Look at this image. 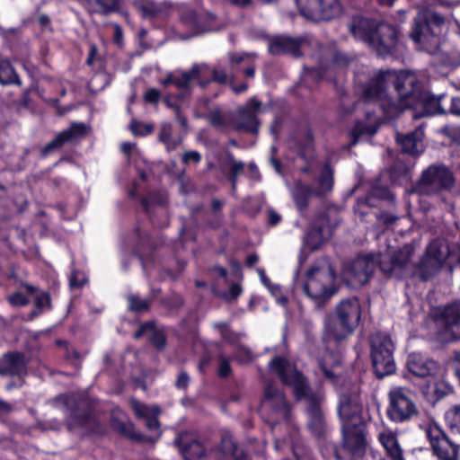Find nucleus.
Here are the masks:
<instances>
[{"mask_svg":"<svg viewBox=\"0 0 460 460\" xmlns=\"http://www.w3.org/2000/svg\"><path fill=\"white\" fill-rule=\"evenodd\" d=\"M145 100L150 103H157L160 100V92L157 89L150 88L144 95Z\"/></svg>","mask_w":460,"mask_h":460,"instance_id":"obj_58","label":"nucleus"},{"mask_svg":"<svg viewBox=\"0 0 460 460\" xmlns=\"http://www.w3.org/2000/svg\"><path fill=\"white\" fill-rule=\"evenodd\" d=\"M334 279L329 261L321 259L306 272L304 291L310 299L320 305L335 293Z\"/></svg>","mask_w":460,"mask_h":460,"instance_id":"obj_6","label":"nucleus"},{"mask_svg":"<svg viewBox=\"0 0 460 460\" xmlns=\"http://www.w3.org/2000/svg\"><path fill=\"white\" fill-rule=\"evenodd\" d=\"M378 440L392 460H404L403 451L394 431L387 429H383L378 433Z\"/></svg>","mask_w":460,"mask_h":460,"instance_id":"obj_27","label":"nucleus"},{"mask_svg":"<svg viewBox=\"0 0 460 460\" xmlns=\"http://www.w3.org/2000/svg\"><path fill=\"white\" fill-rule=\"evenodd\" d=\"M129 309L136 312H145L148 309L149 304L146 299H142L137 296H128Z\"/></svg>","mask_w":460,"mask_h":460,"instance_id":"obj_39","label":"nucleus"},{"mask_svg":"<svg viewBox=\"0 0 460 460\" xmlns=\"http://www.w3.org/2000/svg\"><path fill=\"white\" fill-rule=\"evenodd\" d=\"M443 321L445 332L450 339H460V303H453L445 307Z\"/></svg>","mask_w":460,"mask_h":460,"instance_id":"obj_25","label":"nucleus"},{"mask_svg":"<svg viewBox=\"0 0 460 460\" xmlns=\"http://www.w3.org/2000/svg\"><path fill=\"white\" fill-rule=\"evenodd\" d=\"M190 381V377L185 372H181L177 380H176V386L180 389H185L188 386Z\"/></svg>","mask_w":460,"mask_h":460,"instance_id":"obj_62","label":"nucleus"},{"mask_svg":"<svg viewBox=\"0 0 460 460\" xmlns=\"http://www.w3.org/2000/svg\"><path fill=\"white\" fill-rule=\"evenodd\" d=\"M8 301L15 306H23L29 304L30 299L21 291L15 292L8 296Z\"/></svg>","mask_w":460,"mask_h":460,"instance_id":"obj_46","label":"nucleus"},{"mask_svg":"<svg viewBox=\"0 0 460 460\" xmlns=\"http://www.w3.org/2000/svg\"><path fill=\"white\" fill-rule=\"evenodd\" d=\"M269 367L285 385L292 387L297 400L305 402L308 428L311 432L318 438L323 436L325 422L321 407L323 400L321 391H313L309 388L303 375L282 357L274 358Z\"/></svg>","mask_w":460,"mask_h":460,"instance_id":"obj_2","label":"nucleus"},{"mask_svg":"<svg viewBox=\"0 0 460 460\" xmlns=\"http://www.w3.org/2000/svg\"><path fill=\"white\" fill-rule=\"evenodd\" d=\"M448 111L453 115L460 117V97L452 98Z\"/></svg>","mask_w":460,"mask_h":460,"instance_id":"obj_63","label":"nucleus"},{"mask_svg":"<svg viewBox=\"0 0 460 460\" xmlns=\"http://www.w3.org/2000/svg\"><path fill=\"white\" fill-rule=\"evenodd\" d=\"M302 41L289 37L278 36L273 38L269 44V52L272 55H282L289 53L295 57L300 55Z\"/></svg>","mask_w":460,"mask_h":460,"instance_id":"obj_26","label":"nucleus"},{"mask_svg":"<svg viewBox=\"0 0 460 460\" xmlns=\"http://www.w3.org/2000/svg\"><path fill=\"white\" fill-rule=\"evenodd\" d=\"M150 332V334H149V340L152 341V343L156 346L158 349H162L164 348L165 346V338L164 336L163 333L159 332H155L153 330V325L151 323H145L143 324L139 330H137L135 334H134V337L135 338H139L141 337L144 333H146V332Z\"/></svg>","mask_w":460,"mask_h":460,"instance_id":"obj_33","label":"nucleus"},{"mask_svg":"<svg viewBox=\"0 0 460 460\" xmlns=\"http://www.w3.org/2000/svg\"><path fill=\"white\" fill-rule=\"evenodd\" d=\"M26 374V362L22 354L7 353L0 358V376L24 377Z\"/></svg>","mask_w":460,"mask_h":460,"instance_id":"obj_22","label":"nucleus"},{"mask_svg":"<svg viewBox=\"0 0 460 460\" xmlns=\"http://www.w3.org/2000/svg\"><path fill=\"white\" fill-rule=\"evenodd\" d=\"M449 254L448 247L439 240L432 241L420 264L414 268L413 274L422 280H429L440 271Z\"/></svg>","mask_w":460,"mask_h":460,"instance_id":"obj_8","label":"nucleus"},{"mask_svg":"<svg viewBox=\"0 0 460 460\" xmlns=\"http://www.w3.org/2000/svg\"><path fill=\"white\" fill-rule=\"evenodd\" d=\"M262 111V103L256 98H252L240 108L236 119V128L251 133H257L259 128L258 115Z\"/></svg>","mask_w":460,"mask_h":460,"instance_id":"obj_19","label":"nucleus"},{"mask_svg":"<svg viewBox=\"0 0 460 460\" xmlns=\"http://www.w3.org/2000/svg\"><path fill=\"white\" fill-rule=\"evenodd\" d=\"M361 305L355 297L341 300L335 306L333 319L325 323V335L328 339L341 341L351 335L359 324Z\"/></svg>","mask_w":460,"mask_h":460,"instance_id":"obj_5","label":"nucleus"},{"mask_svg":"<svg viewBox=\"0 0 460 460\" xmlns=\"http://www.w3.org/2000/svg\"><path fill=\"white\" fill-rule=\"evenodd\" d=\"M371 194L373 196H376V197H378L380 199H391L392 198V194L391 192L389 191V190L384 188V189H379V188H373V190H371Z\"/></svg>","mask_w":460,"mask_h":460,"instance_id":"obj_61","label":"nucleus"},{"mask_svg":"<svg viewBox=\"0 0 460 460\" xmlns=\"http://www.w3.org/2000/svg\"><path fill=\"white\" fill-rule=\"evenodd\" d=\"M325 65L321 62L318 67L313 68L309 71V75L314 79H321L324 76Z\"/></svg>","mask_w":460,"mask_h":460,"instance_id":"obj_60","label":"nucleus"},{"mask_svg":"<svg viewBox=\"0 0 460 460\" xmlns=\"http://www.w3.org/2000/svg\"><path fill=\"white\" fill-rule=\"evenodd\" d=\"M257 58L255 53H231L229 54V60L232 64L251 63Z\"/></svg>","mask_w":460,"mask_h":460,"instance_id":"obj_40","label":"nucleus"},{"mask_svg":"<svg viewBox=\"0 0 460 460\" xmlns=\"http://www.w3.org/2000/svg\"><path fill=\"white\" fill-rule=\"evenodd\" d=\"M361 403L357 391L341 393L339 397L338 413L342 426H357L364 423L361 416Z\"/></svg>","mask_w":460,"mask_h":460,"instance_id":"obj_14","label":"nucleus"},{"mask_svg":"<svg viewBox=\"0 0 460 460\" xmlns=\"http://www.w3.org/2000/svg\"><path fill=\"white\" fill-rule=\"evenodd\" d=\"M423 90L417 75L409 71H380L363 90L367 102H376L387 119L420 103Z\"/></svg>","mask_w":460,"mask_h":460,"instance_id":"obj_1","label":"nucleus"},{"mask_svg":"<svg viewBox=\"0 0 460 460\" xmlns=\"http://www.w3.org/2000/svg\"><path fill=\"white\" fill-rule=\"evenodd\" d=\"M130 129L134 135H145L153 131V126L143 125L137 121H132Z\"/></svg>","mask_w":460,"mask_h":460,"instance_id":"obj_49","label":"nucleus"},{"mask_svg":"<svg viewBox=\"0 0 460 460\" xmlns=\"http://www.w3.org/2000/svg\"><path fill=\"white\" fill-rule=\"evenodd\" d=\"M172 134V126L170 124H164L159 135V139L166 146L170 147V138Z\"/></svg>","mask_w":460,"mask_h":460,"instance_id":"obj_55","label":"nucleus"},{"mask_svg":"<svg viewBox=\"0 0 460 460\" xmlns=\"http://www.w3.org/2000/svg\"><path fill=\"white\" fill-rule=\"evenodd\" d=\"M221 451L224 457L223 460H248L247 456L230 435L223 438Z\"/></svg>","mask_w":460,"mask_h":460,"instance_id":"obj_31","label":"nucleus"},{"mask_svg":"<svg viewBox=\"0 0 460 460\" xmlns=\"http://www.w3.org/2000/svg\"><path fill=\"white\" fill-rule=\"evenodd\" d=\"M454 184L452 172L444 165H430L422 172L417 190L425 195L438 194Z\"/></svg>","mask_w":460,"mask_h":460,"instance_id":"obj_10","label":"nucleus"},{"mask_svg":"<svg viewBox=\"0 0 460 460\" xmlns=\"http://www.w3.org/2000/svg\"><path fill=\"white\" fill-rule=\"evenodd\" d=\"M242 293V288L238 284H233L229 290L224 295V297L226 300H234L236 299L240 294Z\"/></svg>","mask_w":460,"mask_h":460,"instance_id":"obj_57","label":"nucleus"},{"mask_svg":"<svg viewBox=\"0 0 460 460\" xmlns=\"http://www.w3.org/2000/svg\"><path fill=\"white\" fill-rule=\"evenodd\" d=\"M271 295L275 297L277 303L281 305H286L288 303V298L284 296L281 293L280 288L278 285L271 284L270 288H268Z\"/></svg>","mask_w":460,"mask_h":460,"instance_id":"obj_54","label":"nucleus"},{"mask_svg":"<svg viewBox=\"0 0 460 460\" xmlns=\"http://www.w3.org/2000/svg\"><path fill=\"white\" fill-rule=\"evenodd\" d=\"M35 305L40 311H43L50 308V298L49 296L45 292H40L35 296Z\"/></svg>","mask_w":460,"mask_h":460,"instance_id":"obj_45","label":"nucleus"},{"mask_svg":"<svg viewBox=\"0 0 460 460\" xmlns=\"http://www.w3.org/2000/svg\"><path fill=\"white\" fill-rule=\"evenodd\" d=\"M452 390L446 382L440 381L435 384L434 393L437 399L441 398L450 393Z\"/></svg>","mask_w":460,"mask_h":460,"instance_id":"obj_53","label":"nucleus"},{"mask_svg":"<svg viewBox=\"0 0 460 460\" xmlns=\"http://www.w3.org/2000/svg\"><path fill=\"white\" fill-rule=\"evenodd\" d=\"M387 414L394 422H404L417 414V407L412 394L407 388L396 386L389 391Z\"/></svg>","mask_w":460,"mask_h":460,"instance_id":"obj_9","label":"nucleus"},{"mask_svg":"<svg viewBox=\"0 0 460 460\" xmlns=\"http://www.w3.org/2000/svg\"><path fill=\"white\" fill-rule=\"evenodd\" d=\"M333 179L332 171L330 166L326 165L322 171L318 179V187L313 190L309 186L298 181L296 183L292 195L299 210H303L307 207L308 199L312 196H324L332 189Z\"/></svg>","mask_w":460,"mask_h":460,"instance_id":"obj_13","label":"nucleus"},{"mask_svg":"<svg viewBox=\"0 0 460 460\" xmlns=\"http://www.w3.org/2000/svg\"><path fill=\"white\" fill-rule=\"evenodd\" d=\"M332 66L343 68L347 66L351 61L352 58L346 53L336 51L332 54Z\"/></svg>","mask_w":460,"mask_h":460,"instance_id":"obj_42","label":"nucleus"},{"mask_svg":"<svg viewBox=\"0 0 460 460\" xmlns=\"http://www.w3.org/2000/svg\"><path fill=\"white\" fill-rule=\"evenodd\" d=\"M407 367L411 374L420 377L432 376L438 370L436 361L418 352L408 356Z\"/></svg>","mask_w":460,"mask_h":460,"instance_id":"obj_20","label":"nucleus"},{"mask_svg":"<svg viewBox=\"0 0 460 460\" xmlns=\"http://www.w3.org/2000/svg\"><path fill=\"white\" fill-rule=\"evenodd\" d=\"M349 30L355 39L367 43L381 57L392 54L396 48L397 31L390 24L356 16Z\"/></svg>","mask_w":460,"mask_h":460,"instance_id":"obj_3","label":"nucleus"},{"mask_svg":"<svg viewBox=\"0 0 460 460\" xmlns=\"http://www.w3.org/2000/svg\"><path fill=\"white\" fill-rule=\"evenodd\" d=\"M262 411H272L276 418L272 420H287L289 417V405L288 404L284 394L272 385H267L264 392V397L261 402Z\"/></svg>","mask_w":460,"mask_h":460,"instance_id":"obj_16","label":"nucleus"},{"mask_svg":"<svg viewBox=\"0 0 460 460\" xmlns=\"http://www.w3.org/2000/svg\"><path fill=\"white\" fill-rule=\"evenodd\" d=\"M131 406L135 413L146 420V425L150 430H158L159 422L157 416L159 414V408L156 405H146L137 401H132Z\"/></svg>","mask_w":460,"mask_h":460,"instance_id":"obj_28","label":"nucleus"},{"mask_svg":"<svg viewBox=\"0 0 460 460\" xmlns=\"http://www.w3.org/2000/svg\"><path fill=\"white\" fill-rule=\"evenodd\" d=\"M119 0H86V8L91 13L108 14L119 9Z\"/></svg>","mask_w":460,"mask_h":460,"instance_id":"obj_32","label":"nucleus"},{"mask_svg":"<svg viewBox=\"0 0 460 460\" xmlns=\"http://www.w3.org/2000/svg\"><path fill=\"white\" fill-rule=\"evenodd\" d=\"M446 421L448 427L460 433V405H455L446 412Z\"/></svg>","mask_w":460,"mask_h":460,"instance_id":"obj_36","label":"nucleus"},{"mask_svg":"<svg viewBox=\"0 0 460 460\" xmlns=\"http://www.w3.org/2000/svg\"><path fill=\"white\" fill-rule=\"evenodd\" d=\"M70 286L72 288H80L83 286V278L76 271L72 272L70 277Z\"/></svg>","mask_w":460,"mask_h":460,"instance_id":"obj_64","label":"nucleus"},{"mask_svg":"<svg viewBox=\"0 0 460 460\" xmlns=\"http://www.w3.org/2000/svg\"><path fill=\"white\" fill-rule=\"evenodd\" d=\"M413 251V247L411 244H407L393 254L389 264L385 262V259H381V270L387 274H394L397 278H402L407 274H413L414 269L411 265Z\"/></svg>","mask_w":460,"mask_h":460,"instance_id":"obj_17","label":"nucleus"},{"mask_svg":"<svg viewBox=\"0 0 460 460\" xmlns=\"http://www.w3.org/2000/svg\"><path fill=\"white\" fill-rule=\"evenodd\" d=\"M423 136L424 133L421 127H418L412 132L405 135L397 134L396 140L402 152L415 155L422 153L424 150Z\"/></svg>","mask_w":460,"mask_h":460,"instance_id":"obj_24","label":"nucleus"},{"mask_svg":"<svg viewBox=\"0 0 460 460\" xmlns=\"http://www.w3.org/2000/svg\"><path fill=\"white\" fill-rule=\"evenodd\" d=\"M376 132V128L373 127H363L361 124H357L355 128L352 129L351 135L354 138L353 144L358 141V138L365 133L369 135H374Z\"/></svg>","mask_w":460,"mask_h":460,"instance_id":"obj_47","label":"nucleus"},{"mask_svg":"<svg viewBox=\"0 0 460 460\" xmlns=\"http://www.w3.org/2000/svg\"><path fill=\"white\" fill-rule=\"evenodd\" d=\"M439 132L453 142L460 143V127L446 125L439 129Z\"/></svg>","mask_w":460,"mask_h":460,"instance_id":"obj_41","label":"nucleus"},{"mask_svg":"<svg viewBox=\"0 0 460 460\" xmlns=\"http://www.w3.org/2000/svg\"><path fill=\"white\" fill-rule=\"evenodd\" d=\"M371 359L374 371L378 377L391 375L395 370L394 359V344L385 333H376L371 337Z\"/></svg>","mask_w":460,"mask_h":460,"instance_id":"obj_7","label":"nucleus"},{"mask_svg":"<svg viewBox=\"0 0 460 460\" xmlns=\"http://www.w3.org/2000/svg\"><path fill=\"white\" fill-rule=\"evenodd\" d=\"M300 13L313 21H331L343 12L340 0H296Z\"/></svg>","mask_w":460,"mask_h":460,"instance_id":"obj_11","label":"nucleus"},{"mask_svg":"<svg viewBox=\"0 0 460 460\" xmlns=\"http://www.w3.org/2000/svg\"><path fill=\"white\" fill-rule=\"evenodd\" d=\"M214 328L217 329L223 340L233 342L234 341V334L228 328V324L225 322L214 323Z\"/></svg>","mask_w":460,"mask_h":460,"instance_id":"obj_44","label":"nucleus"},{"mask_svg":"<svg viewBox=\"0 0 460 460\" xmlns=\"http://www.w3.org/2000/svg\"><path fill=\"white\" fill-rule=\"evenodd\" d=\"M201 160V155L197 151H189L186 152L182 156V162L187 164L190 162L199 163Z\"/></svg>","mask_w":460,"mask_h":460,"instance_id":"obj_59","label":"nucleus"},{"mask_svg":"<svg viewBox=\"0 0 460 460\" xmlns=\"http://www.w3.org/2000/svg\"><path fill=\"white\" fill-rule=\"evenodd\" d=\"M326 240V237L323 234V229H312L306 233L304 248H308L311 251H314L320 247V245Z\"/></svg>","mask_w":460,"mask_h":460,"instance_id":"obj_35","label":"nucleus"},{"mask_svg":"<svg viewBox=\"0 0 460 460\" xmlns=\"http://www.w3.org/2000/svg\"><path fill=\"white\" fill-rule=\"evenodd\" d=\"M218 374L222 377H226L231 373V367L229 360L226 358L224 356H220L218 358Z\"/></svg>","mask_w":460,"mask_h":460,"instance_id":"obj_51","label":"nucleus"},{"mask_svg":"<svg viewBox=\"0 0 460 460\" xmlns=\"http://www.w3.org/2000/svg\"><path fill=\"white\" fill-rule=\"evenodd\" d=\"M434 454L440 460H458V447L437 425H429L426 429Z\"/></svg>","mask_w":460,"mask_h":460,"instance_id":"obj_15","label":"nucleus"},{"mask_svg":"<svg viewBox=\"0 0 460 460\" xmlns=\"http://www.w3.org/2000/svg\"><path fill=\"white\" fill-rule=\"evenodd\" d=\"M164 102L169 108L173 110L175 119L181 124V126L184 128H187V119L184 116L181 115L179 104L176 102H172L171 100V96H166L164 99Z\"/></svg>","mask_w":460,"mask_h":460,"instance_id":"obj_43","label":"nucleus"},{"mask_svg":"<svg viewBox=\"0 0 460 460\" xmlns=\"http://www.w3.org/2000/svg\"><path fill=\"white\" fill-rule=\"evenodd\" d=\"M86 127L84 123H72L70 128L60 132L51 142L42 148V155H48L53 150L61 147L66 143L84 136Z\"/></svg>","mask_w":460,"mask_h":460,"instance_id":"obj_23","label":"nucleus"},{"mask_svg":"<svg viewBox=\"0 0 460 460\" xmlns=\"http://www.w3.org/2000/svg\"><path fill=\"white\" fill-rule=\"evenodd\" d=\"M441 98H442V95L436 97V96L431 95L430 93L423 91L421 93V98L420 100V103L411 108L417 109V108L421 107L423 109L421 116L435 115V114H438V113H446V111L440 105Z\"/></svg>","mask_w":460,"mask_h":460,"instance_id":"obj_30","label":"nucleus"},{"mask_svg":"<svg viewBox=\"0 0 460 460\" xmlns=\"http://www.w3.org/2000/svg\"><path fill=\"white\" fill-rule=\"evenodd\" d=\"M205 79L208 81H214L220 84H225L227 83L228 77L226 73L218 68H213L212 70H209L208 67V72L204 75Z\"/></svg>","mask_w":460,"mask_h":460,"instance_id":"obj_37","label":"nucleus"},{"mask_svg":"<svg viewBox=\"0 0 460 460\" xmlns=\"http://www.w3.org/2000/svg\"><path fill=\"white\" fill-rule=\"evenodd\" d=\"M181 20L184 23H186L189 27L192 29L198 28V21L196 13L193 11H188L186 14L182 15Z\"/></svg>","mask_w":460,"mask_h":460,"instance_id":"obj_56","label":"nucleus"},{"mask_svg":"<svg viewBox=\"0 0 460 460\" xmlns=\"http://www.w3.org/2000/svg\"><path fill=\"white\" fill-rule=\"evenodd\" d=\"M208 72L207 64H195L190 71H177L174 73V85L178 89H186L193 80H198L201 87H206L208 81L204 75Z\"/></svg>","mask_w":460,"mask_h":460,"instance_id":"obj_21","label":"nucleus"},{"mask_svg":"<svg viewBox=\"0 0 460 460\" xmlns=\"http://www.w3.org/2000/svg\"><path fill=\"white\" fill-rule=\"evenodd\" d=\"M365 427L364 423L357 426H342L343 448L354 460L359 459L365 453Z\"/></svg>","mask_w":460,"mask_h":460,"instance_id":"obj_18","label":"nucleus"},{"mask_svg":"<svg viewBox=\"0 0 460 460\" xmlns=\"http://www.w3.org/2000/svg\"><path fill=\"white\" fill-rule=\"evenodd\" d=\"M69 429L73 425H79L85 429H90L92 424L94 423V420L91 414H85L83 417L77 418L74 413L68 418Z\"/></svg>","mask_w":460,"mask_h":460,"instance_id":"obj_38","label":"nucleus"},{"mask_svg":"<svg viewBox=\"0 0 460 460\" xmlns=\"http://www.w3.org/2000/svg\"><path fill=\"white\" fill-rule=\"evenodd\" d=\"M144 16H155L160 11V7L154 2H146L141 6Z\"/></svg>","mask_w":460,"mask_h":460,"instance_id":"obj_52","label":"nucleus"},{"mask_svg":"<svg viewBox=\"0 0 460 460\" xmlns=\"http://www.w3.org/2000/svg\"><path fill=\"white\" fill-rule=\"evenodd\" d=\"M380 261L372 254L358 257L344 267L342 277L350 287L362 286L369 280Z\"/></svg>","mask_w":460,"mask_h":460,"instance_id":"obj_12","label":"nucleus"},{"mask_svg":"<svg viewBox=\"0 0 460 460\" xmlns=\"http://www.w3.org/2000/svg\"><path fill=\"white\" fill-rule=\"evenodd\" d=\"M445 24L446 18L442 14L429 8H420L414 18L411 38L420 49L435 54L439 49L441 27Z\"/></svg>","mask_w":460,"mask_h":460,"instance_id":"obj_4","label":"nucleus"},{"mask_svg":"<svg viewBox=\"0 0 460 460\" xmlns=\"http://www.w3.org/2000/svg\"><path fill=\"white\" fill-rule=\"evenodd\" d=\"M0 84H21V81L15 74L13 66L9 61L5 59L0 60Z\"/></svg>","mask_w":460,"mask_h":460,"instance_id":"obj_34","label":"nucleus"},{"mask_svg":"<svg viewBox=\"0 0 460 460\" xmlns=\"http://www.w3.org/2000/svg\"><path fill=\"white\" fill-rule=\"evenodd\" d=\"M235 358L240 362L245 363L252 359V354L248 348L244 346H239L235 353Z\"/></svg>","mask_w":460,"mask_h":460,"instance_id":"obj_50","label":"nucleus"},{"mask_svg":"<svg viewBox=\"0 0 460 460\" xmlns=\"http://www.w3.org/2000/svg\"><path fill=\"white\" fill-rule=\"evenodd\" d=\"M180 450L186 460H199L205 455L203 445L197 439L188 442L187 436L179 438Z\"/></svg>","mask_w":460,"mask_h":460,"instance_id":"obj_29","label":"nucleus"},{"mask_svg":"<svg viewBox=\"0 0 460 460\" xmlns=\"http://www.w3.org/2000/svg\"><path fill=\"white\" fill-rule=\"evenodd\" d=\"M231 181L233 185H235L238 175L243 171L244 164L243 162L231 160Z\"/></svg>","mask_w":460,"mask_h":460,"instance_id":"obj_48","label":"nucleus"}]
</instances>
